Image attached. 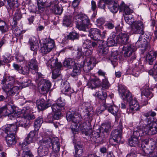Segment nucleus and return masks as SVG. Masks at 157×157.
I'll list each match as a JSON object with an SVG mask.
<instances>
[{
    "instance_id": "27",
    "label": "nucleus",
    "mask_w": 157,
    "mask_h": 157,
    "mask_svg": "<svg viewBox=\"0 0 157 157\" xmlns=\"http://www.w3.org/2000/svg\"><path fill=\"white\" fill-rule=\"evenodd\" d=\"M81 65L76 63L73 67V70L71 73V76L75 77L79 75L81 71Z\"/></svg>"
},
{
    "instance_id": "35",
    "label": "nucleus",
    "mask_w": 157,
    "mask_h": 157,
    "mask_svg": "<svg viewBox=\"0 0 157 157\" xmlns=\"http://www.w3.org/2000/svg\"><path fill=\"white\" fill-rule=\"evenodd\" d=\"M117 37L114 34L110 36L108 38L107 41V44L108 46H114L116 43V40Z\"/></svg>"
},
{
    "instance_id": "3",
    "label": "nucleus",
    "mask_w": 157,
    "mask_h": 157,
    "mask_svg": "<svg viewBox=\"0 0 157 157\" xmlns=\"http://www.w3.org/2000/svg\"><path fill=\"white\" fill-rule=\"evenodd\" d=\"M80 115L77 113H75L74 112H68L66 114L67 120L68 121H72L75 123H76L81 121V118L80 117ZM85 128L83 127V125L79 124L77 125L75 124L73 125L71 128V129L73 133L74 134L75 132H77L81 131Z\"/></svg>"
},
{
    "instance_id": "36",
    "label": "nucleus",
    "mask_w": 157,
    "mask_h": 157,
    "mask_svg": "<svg viewBox=\"0 0 157 157\" xmlns=\"http://www.w3.org/2000/svg\"><path fill=\"white\" fill-rule=\"evenodd\" d=\"M32 38L30 39L29 43L30 45V48L31 50L33 51L34 52L33 53L34 55H36L37 54V46L36 45V42Z\"/></svg>"
},
{
    "instance_id": "10",
    "label": "nucleus",
    "mask_w": 157,
    "mask_h": 157,
    "mask_svg": "<svg viewBox=\"0 0 157 157\" xmlns=\"http://www.w3.org/2000/svg\"><path fill=\"white\" fill-rule=\"evenodd\" d=\"M122 126L121 125L118 128L112 132L111 135L112 138L109 139V142L111 143L114 141L117 143L120 142L122 137Z\"/></svg>"
},
{
    "instance_id": "29",
    "label": "nucleus",
    "mask_w": 157,
    "mask_h": 157,
    "mask_svg": "<svg viewBox=\"0 0 157 157\" xmlns=\"http://www.w3.org/2000/svg\"><path fill=\"white\" fill-rule=\"evenodd\" d=\"M11 108L13 109V105L9 104L0 108V118L2 116H7L8 115L10 111L8 109Z\"/></svg>"
},
{
    "instance_id": "33",
    "label": "nucleus",
    "mask_w": 157,
    "mask_h": 157,
    "mask_svg": "<svg viewBox=\"0 0 157 157\" xmlns=\"http://www.w3.org/2000/svg\"><path fill=\"white\" fill-rule=\"evenodd\" d=\"M128 40L129 37L127 34L121 33L119 36L118 42L121 44H125L128 43Z\"/></svg>"
},
{
    "instance_id": "39",
    "label": "nucleus",
    "mask_w": 157,
    "mask_h": 157,
    "mask_svg": "<svg viewBox=\"0 0 157 157\" xmlns=\"http://www.w3.org/2000/svg\"><path fill=\"white\" fill-rule=\"evenodd\" d=\"M118 52L117 51H115L112 52L111 53V55L109 59L111 61L112 64L115 67V65H116L117 62V56Z\"/></svg>"
},
{
    "instance_id": "14",
    "label": "nucleus",
    "mask_w": 157,
    "mask_h": 157,
    "mask_svg": "<svg viewBox=\"0 0 157 157\" xmlns=\"http://www.w3.org/2000/svg\"><path fill=\"white\" fill-rule=\"evenodd\" d=\"M35 118L34 115H31V116L25 115L22 120L20 121L17 123V126H21L25 128L29 127L30 123V120H33Z\"/></svg>"
},
{
    "instance_id": "63",
    "label": "nucleus",
    "mask_w": 157,
    "mask_h": 157,
    "mask_svg": "<svg viewBox=\"0 0 157 157\" xmlns=\"http://www.w3.org/2000/svg\"><path fill=\"white\" fill-rule=\"evenodd\" d=\"M84 50L83 51V54L86 56H89L91 55L92 52L91 50L88 48H84Z\"/></svg>"
},
{
    "instance_id": "21",
    "label": "nucleus",
    "mask_w": 157,
    "mask_h": 157,
    "mask_svg": "<svg viewBox=\"0 0 157 157\" xmlns=\"http://www.w3.org/2000/svg\"><path fill=\"white\" fill-rule=\"evenodd\" d=\"M109 9L113 13H116L118 11L119 6L114 0H106Z\"/></svg>"
},
{
    "instance_id": "20",
    "label": "nucleus",
    "mask_w": 157,
    "mask_h": 157,
    "mask_svg": "<svg viewBox=\"0 0 157 157\" xmlns=\"http://www.w3.org/2000/svg\"><path fill=\"white\" fill-rule=\"evenodd\" d=\"M60 87L61 91L63 94L68 95L71 94V88L68 82H62Z\"/></svg>"
},
{
    "instance_id": "6",
    "label": "nucleus",
    "mask_w": 157,
    "mask_h": 157,
    "mask_svg": "<svg viewBox=\"0 0 157 157\" xmlns=\"http://www.w3.org/2000/svg\"><path fill=\"white\" fill-rule=\"evenodd\" d=\"M1 83L3 85L2 89L7 94L14 84L15 85V81L13 77L8 76L2 80Z\"/></svg>"
},
{
    "instance_id": "56",
    "label": "nucleus",
    "mask_w": 157,
    "mask_h": 157,
    "mask_svg": "<svg viewBox=\"0 0 157 157\" xmlns=\"http://www.w3.org/2000/svg\"><path fill=\"white\" fill-rule=\"evenodd\" d=\"M29 69L27 66L24 67H21L19 73L24 75H27L29 73Z\"/></svg>"
},
{
    "instance_id": "41",
    "label": "nucleus",
    "mask_w": 157,
    "mask_h": 157,
    "mask_svg": "<svg viewBox=\"0 0 157 157\" xmlns=\"http://www.w3.org/2000/svg\"><path fill=\"white\" fill-rule=\"evenodd\" d=\"M72 17L71 15L65 16L63 20V25L68 27L70 26L72 21Z\"/></svg>"
},
{
    "instance_id": "38",
    "label": "nucleus",
    "mask_w": 157,
    "mask_h": 157,
    "mask_svg": "<svg viewBox=\"0 0 157 157\" xmlns=\"http://www.w3.org/2000/svg\"><path fill=\"white\" fill-rule=\"evenodd\" d=\"M147 141H143L141 144V147L142 149V151L144 153L143 155H145L146 154H149L151 152V149L150 148H148L147 146Z\"/></svg>"
},
{
    "instance_id": "49",
    "label": "nucleus",
    "mask_w": 157,
    "mask_h": 157,
    "mask_svg": "<svg viewBox=\"0 0 157 157\" xmlns=\"http://www.w3.org/2000/svg\"><path fill=\"white\" fill-rule=\"evenodd\" d=\"M19 87L17 86H15L12 87L7 94L10 95H13L15 94H17L19 92Z\"/></svg>"
},
{
    "instance_id": "17",
    "label": "nucleus",
    "mask_w": 157,
    "mask_h": 157,
    "mask_svg": "<svg viewBox=\"0 0 157 157\" xmlns=\"http://www.w3.org/2000/svg\"><path fill=\"white\" fill-rule=\"evenodd\" d=\"M94 114V112L92 107L90 106L85 107L82 117L85 120L88 122H90L93 119Z\"/></svg>"
},
{
    "instance_id": "31",
    "label": "nucleus",
    "mask_w": 157,
    "mask_h": 157,
    "mask_svg": "<svg viewBox=\"0 0 157 157\" xmlns=\"http://www.w3.org/2000/svg\"><path fill=\"white\" fill-rule=\"evenodd\" d=\"M51 144L53 151L55 153L58 152L59 151L60 148V144L58 141V138H53Z\"/></svg>"
},
{
    "instance_id": "7",
    "label": "nucleus",
    "mask_w": 157,
    "mask_h": 157,
    "mask_svg": "<svg viewBox=\"0 0 157 157\" xmlns=\"http://www.w3.org/2000/svg\"><path fill=\"white\" fill-rule=\"evenodd\" d=\"M89 32L91 39L95 40L100 38L103 39L107 35L106 31H104L101 33L100 30L97 28H91Z\"/></svg>"
},
{
    "instance_id": "53",
    "label": "nucleus",
    "mask_w": 157,
    "mask_h": 157,
    "mask_svg": "<svg viewBox=\"0 0 157 157\" xmlns=\"http://www.w3.org/2000/svg\"><path fill=\"white\" fill-rule=\"evenodd\" d=\"M124 19L126 23L129 25H132L135 22L134 19L132 16H124Z\"/></svg>"
},
{
    "instance_id": "64",
    "label": "nucleus",
    "mask_w": 157,
    "mask_h": 157,
    "mask_svg": "<svg viewBox=\"0 0 157 157\" xmlns=\"http://www.w3.org/2000/svg\"><path fill=\"white\" fill-rule=\"evenodd\" d=\"M105 20L102 17L99 18L97 19L95 24L98 26H100L103 24L105 22Z\"/></svg>"
},
{
    "instance_id": "19",
    "label": "nucleus",
    "mask_w": 157,
    "mask_h": 157,
    "mask_svg": "<svg viewBox=\"0 0 157 157\" xmlns=\"http://www.w3.org/2000/svg\"><path fill=\"white\" fill-rule=\"evenodd\" d=\"M17 123L8 124L4 126L2 129L7 135L11 133L15 134L17 130Z\"/></svg>"
},
{
    "instance_id": "22",
    "label": "nucleus",
    "mask_w": 157,
    "mask_h": 157,
    "mask_svg": "<svg viewBox=\"0 0 157 157\" xmlns=\"http://www.w3.org/2000/svg\"><path fill=\"white\" fill-rule=\"evenodd\" d=\"M75 151L73 152L74 157H81L83 154V147L82 144L77 143L74 146Z\"/></svg>"
},
{
    "instance_id": "52",
    "label": "nucleus",
    "mask_w": 157,
    "mask_h": 157,
    "mask_svg": "<svg viewBox=\"0 0 157 157\" xmlns=\"http://www.w3.org/2000/svg\"><path fill=\"white\" fill-rule=\"evenodd\" d=\"M32 111V109L30 107L27 106L24 108L22 113H24V116L25 115L31 116V115H34L33 114H31V112Z\"/></svg>"
},
{
    "instance_id": "2",
    "label": "nucleus",
    "mask_w": 157,
    "mask_h": 157,
    "mask_svg": "<svg viewBox=\"0 0 157 157\" xmlns=\"http://www.w3.org/2000/svg\"><path fill=\"white\" fill-rule=\"evenodd\" d=\"M73 18L76 19L78 22L76 27L80 30L87 31L88 30V25L90 23V20L88 17L84 14H79L75 12L73 13Z\"/></svg>"
},
{
    "instance_id": "5",
    "label": "nucleus",
    "mask_w": 157,
    "mask_h": 157,
    "mask_svg": "<svg viewBox=\"0 0 157 157\" xmlns=\"http://www.w3.org/2000/svg\"><path fill=\"white\" fill-rule=\"evenodd\" d=\"M59 3L58 1L55 0L50 2L46 6L45 2L43 1V0H37L38 10L40 13H42L44 11L45 7L46 6L50 10L51 12L53 13Z\"/></svg>"
},
{
    "instance_id": "16",
    "label": "nucleus",
    "mask_w": 157,
    "mask_h": 157,
    "mask_svg": "<svg viewBox=\"0 0 157 157\" xmlns=\"http://www.w3.org/2000/svg\"><path fill=\"white\" fill-rule=\"evenodd\" d=\"M65 104L63 102L61 97L56 101V103L52 105V109L53 112H60L64 109Z\"/></svg>"
},
{
    "instance_id": "25",
    "label": "nucleus",
    "mask_w": 157,
    "mask_h": 157,
    "mask_svg": "<svg viewBox=\"0 0 157 157\" xmlns=\"http://www.w3.org/2000/svg\"><path fill=\"white\" fill-rule=\"evenodd\" d=\"M7 143L9 146L15 145L16 143V140L14 134L9 133L6 137Z\"/></svg>"
},
{
    "instance_id": "28",
    "label": "nucleus",
    "mask_w": 157,
    "mask_h": 157,
    "mask_svg": "<svg viewBox=\"0 0 157 157\" xmlns=\"http://www.w3.org/2000/svg\"><path fill=\"white\" fill-rule=\"evenodd\" d=\"M100 84L99 79L95 78L89 80L87 83V86L88 88L93 89L97 87Z\"/></svg>"
},
{
    "instance_id": "34",
    "label": "nucleus",
    "mask_w": 157,
    "mask_h": 157,
    "mask_svg": "<svg viewBox=\"0 0 157 157\" xmlns=\"http://www.w3.org/2000/svg\"><path fill=\"white\" fill-rule=\"evenodd\" d=\"M75 63L74 59L71 58H67L65 60L63 64L64 67L71 69Z\"/></svg>"
},
{
    "instance_id": "60",
    "label": "nucleus",
    "mask_w": 157,
    "mask_h": 157,
    "mask_svg": "<svg viewBox=\"0 0 157 157\" xmlns=\"http://www.w3.org/2000/svg\"><path fill=\"white\" fill-rule=\"evenodd\" d=\"M105 4H107L106 0H100L98 3V6L101 9L105 10Z\"/></svg>"
},
{
    "instance_id": "24",
    "label": "nucleus",
    "mask_w": 157,
    "mask_h": 157,
    "mask_svg": "<svg viewBox=\"0 0 157 157\" xmlns=\"http://www.w3.org/2000/svg\"><path fill=\"white\" fill-rule=\"evenodd\" d=\"M127 101L129 103L130 109L131 111L134 112L139 109L140 106L138 103L135 99H132V95L131 99L127 100Z\"/></svg>"
},
{
    "instance_id": "48",
    "label": "nucleus",
    "mask_w": 157,
    "mask_h": 157,
    "mask_svg": "<svg viewBox=\"0 0 157 157\" xmlns=\"http://www.w3.org/2000/svg\"><path fill=\"white\" fill-rule=\"evenodd\" d=\"M43 122V119L40 117H39L36 119L34 124V128L35 130H37L39 129Z\"/></svg>"
},
{
    "instance_id": "4",
    "label": "nucleus",
    "mask_w": 157,
    "mask_h": 157,
    "mask_svg": "<svg viewBox=\"0 0 157 157\" xmlns=\"http://www.w3.org/2000/svg\"><path fill=\"white\" fill-rule=\"evenodd\" d=\"M47 65L50 66L52 70V78L54 79H56L60 75V68L62 67L61 63L58 62L57 59H54L51 58L47 62Z\"/></svg>"
},
{
    "instance_id": "8",
    "label": "nucleus",
    "mask_w": 157,
    "mask_h": 157,
    "mask_svg": "<svg viewBox=\"0 0 157 157\" xmlns=\"http://www.w3.org/2000/svg\"><path fill=\"white\" fill-rule=\"evenodd\" d=\"M55 46V42L53 40L48 39L43 44L40 51L43 54H46L49 52Z\"/></svg>"
},
{
    "instance_id": "9",
    "label": "nucleus",
    "mask_w": 157,
    "mask_h": 157,
    "mask_svg": "<svg viewBox=\"0 0 157 157\" xmlns=\"http://www.w3.org/2000/svg\"><path fill=\"white\" fill-rule=\"evenodd\" d=\"M144 28L142 22L140 21H135L131 26V31L133 33L142 35L144 34Z\"/></svg>"
},
{
    "instance_id": "59",
    "label": "nucleus",
    "mask_w": 157,
    "mask_h": 157,
    "mask_svg": "<svg viewBox=\"0 0 157 157\" xmlns=\"http://www.w3.org/2000/svg\"><path fill=\"white\" fill-rule=\"evenodd\" d=\"M27 144H27L26 142H23L22 143L21 142L19 144V147L22 149L23 150L22 152H24L25 149H27L28 150H30L29 148L27 146Z\"/></svg>"
},
{
    "instance_id": "51",
    "label": "nucleus",
    "mask_w": 157,
    "mask_h": 157,
    "mask_svg": "<svg viewBox=\"0 0 157 157\" xmlns=\"http://www.w3.org/2000/svg\"><path fill=\"white\" fill-rule=\"evenodd\" d=\"M141 95L145 96L147 98L149 99L151 98L153 96V94L148 89H144L142 91Z\"/></svg>"
},
{
    "instance_id": "61",
    "label": "nucleus",
    "mask_w": 157,
    "mask_h": 157,
    "mask_svg": "<svg viewBox=\"0 0 157 157\" xmlns=\"http://www.w3.org/2000/svg\"><path fill=\"white\" fill-rule=\"evenodd\" d=\"M111 125L109 123L103 124L102 125L101 128L104 130V131L107 132L110 129Z\"/></svg>"
},
{
    "instance_id": "46",
    "label": "nucleus",
    "mask_w": 157,
    "mask_h": 157,
    "mask_svg": "<svg viewBox=\"0 0 157 157\" xmlns=\"http://www.w3.org/2000/svg\"><path fill=\"white\" fill-rule=\"evenodd\" d=\"M103 106L105 107V109L107 107L106 106V105L105 104H104ZM108 111L114 115H116L118 111V108L116 106L112 105H111L109 107L108 106Z\"/></svg>"
},
{
    "instance_id": "26",
    "label": "nucleus",
    "mask_w": 157,
    "mask_h": 157,
    "mask_svg": "<svg viewBox=\"0 0 157 157\" xmlns=\"http://www.w3.org/2000/svg\"><path fill=\"white\" fill-rule=\"evenodd\" d=\"M123 50L125 51L124 53V56L125 57H129L132 55L133 52H135L136 48L133 45H131L127 48L124 47H123Z\"/></svg>"
},
{
    "instance_id": "55",
    "label": "nucleus",
    "mask_w": 157,
    "mask_h": 157,
    "mask_svg": "<svg viewBox=\"0 0 157 157\" xmlns=\"http://www.w3.org/2000/svg\"><path fill=\"white\" fill-rule=\"evenodd\" d=\"M22 157H34V156L30 150L25 149L24 152L22 154Z\"/></svg>"
},
{
    "instance_id": "57",
    "label": "nucleus",
    "mask_w": 157,
    "mask_h": 157,
    "mask_svg": "<svg viewBox=\"0 0 157 157\" xmlns=\"http://www.w3.org/2000/svg\"><path fill=\"white\" fill-rule=\"evenodd\" d=\"M83 47L84 48H90L91 41L87 39H84L82 38Z\"/></svg>"
},
{
    "instance_id": "42",
    "label": "nucleus",
    "mask_w": 157,
    "mask_h": 157,
    "mask_svg": "<svg viewBox=\"0 0 157 157\" xmlns=\"http://www.w3.org/2000/svg\"><path fill=\"white\" fill-rule=\"evenodd\" d=\"M148 73L153 77L155 81L157 80V62L154 64L153 68L149 70Z\"/></svg>"
},
{
    "instance_id": "13",
    "label": "nucleus",
    "mask_w": 157,
    "mask_h": 157,
    "mask_svg": "<svg viewBox=\"0 0 157 157\" xmlns=\"http://www.w3.org/2000/svg\"><path fill=\"white\" fill-rule=\"evenodd\" d=\"M5 2L6 7L9 13L12 14L14 9L18 8L19 4L18 0H3Z\"/></svg>"
},
{
    "instance_id": "30",
    "label": "nucleus",
    "mask_w": 157,
    "mask_h": 157,
    "mask_svg": "<svg viewBox=\"0 0 157 157\" xmlns=\"http://www.w3.org/2000/svg\"><path fill=\"white\" fill-rule=\"evenodd\" d=\"M119 9L121 11H124L126 15H130L133 12V10L131 9L128 6L123 2L120 5Z\"/></svg>"
},
{
    "instance_id": "44",
    "label": "nucleus",
    "mask_w": 157,
    "mask_h": 157,
    "mask_svg": "<svg viewBox=\"0 0 157 157\" xmlns=\"http://www.w3.org/2000/svg\"><path fill=\"white\" fill-rule=\"evenodd\" d=\"M94 95L103 100H105L107 97V94L105 92L103 91L101 92L99 91L96 92Z\"/></svg>"
},
{
    "instance_id": "43",
    "label": "nucleus",
    "mask_w": 157,
    "mask_h": 157,
    "mask_svg": "<svg viewBox=\"0 0 157 157\" xmlns=\"http://www.w3.org/2000/svg\"><path fill=\"white\" fill-rule=\"evenodd\" d=\"M14 106H13V109H12V112L10 111L9 113L7 116H8V117L9 119L14 120L15 123H17L16 122V119L17 117H19L20 116L18 115L15 111H14Z\"/></svg>"
},
{
    "instance_id": "18",
    "label": "nucleus",
    "mask_w": 157,
    "mask_h": 157,
    "mask_svg": "<svg viewBox=\"0 0 157 157\" xmlns=\"http://www.w3.org/2000/svg\"><path fill=\"white\" fill-rule=\"evenodd\" d=\"M40 85L41 86V91L43 94L47 93L51 86L50 81L48 80L41 79L40 82Z\"/></svg>"
},
{
    "instance_id": "40",
    "label": "nucleus",
    "mask_w": 157,
    "mask_h": 157,
    "mask_svg": "<svg viewBox=\"0 0 157 157\" xmlns=\"http://www.w3.org/2000/svg\"><path fill=\"white\" fill-rule=\"evenodd\" d=\"M135 67L132 70L130 69H127V72L128 74H132L135 77H137L139 75L140 71L137 66L136 65Z\"/></svg>"
},
{
    "instance_id": "12",
    "label": "nucleus",
    "mask_w": 157,
    "mask_h": 157,
    "mask_svg": "<svg viewBox=\"0 0 157 157\" xmlns=\"http://www.w3.org/2000/svg\"><path fill=\"white\" fill-rule=\"evenodd\" d=\"M118 90L119 95L123 99L129 100L131 99V93L128 90L126 89L124 86L119 85L118 86Z\"/></svg>"
},
{
    "instance_id": "1",
    "label": "nucleus",
    "mask_w": 157,
    "mask_h": 157,
    "mask_svg": "<svg viewBox=\"0 0 157 157\" xmlns=\"http://www.w3.org/2000/svg\"><path fill=\"white\" fill-rule=\"evenodd\" d=\"M157 133V121L148 123L143 127L142 130L135 128L133 135L128 141L129 145L131 147H136L139 143L138 137L143 135L149 136L155 134Z\"/></svg>"
},
{
    "instance_id": "47",
    "label": "nucleus",
    "mask_w": 157,
    "mask_h": 157,
    "mask_svg": "<svg viewBox=\"0 0 157 157\" xmlns=\"http://www.w3.org/2000/svg\"><path fill=\"white\" fill-rule=\"evenodd\" d=\"M110 86V85L107 78L102 79L101 84V89L103 90L108 89Z\"/></svg>"
},
{
    "instance_id": "45",
    "label": "nucleus",
    "mask_w": 157,
    "mask_h": 157,
    "mask_svg": "<svg viewBox=\"0 0 157 157\" xmlns=\"http://www.w3.org/2000/svg\"><path fill=\"white\" fill-rule=\"evenodd\" d=\"M21 17V15L20 13H17L15 14L13 18V21L12 24L13 28L16 27L17 21L20 20Z\"/></svg>"
},
{
    "instance_id": "11",
    "label": "nucleus",
    "mask_w": 157,
    "mask_h": 157,
    "mask_svg": "<svg viewBox=\"0 0 157 157\" xmlns=\"http://www.w3.org/2000/svg\"><path fill=\"white\" fill-rule=\"evenodd\" d=\"M96 64V59L94 58L88 57L85 62L83 70L85 72H89L95 66Z\"/></svg>"
},
{
    "instance_id": "23",
    "label": "nucleus",
    "mask_w": 157,
    "mask_h": 157,
    "mask_svg": "<svg viewBox=\"0 0 157 157\" xmlns=\"http://www.w3.org/2000/svg\"><path fill=\"white\" fill-rule=\"evenodd\" d=\"M28 65L30 69L36 72L38 69V64L35 58L29 59L28 62Z\"/></svg>"
},
{
    "instance_id": "54",
    "label": "nucleus",
    "mask_w": 157,
    "mask_h": 157,
    "mask_svg": "<svg viewBox=\"0 0 157 157\" xmlns=\"http://www.w3.org/2000/svg\"><path fill=\"white\" fill-rule=\"evenodd\" d=\"M98 51L101 55L105 56L106 55L108 52V48L107 47H100L98 48Z\"/></svg>"
},
{
    "instance_id": "58",
    "label": "nucleus",
    "mask_w": 157,
    "mask_h": 157,
    "mask_svg": "<svg viewBox=\"0 0 157 157\" xmlns=\"http://www.w3.org/2000/svg\"><path fill=\"white\" fill-rule=\"evenodd\" d=\"M147 144L148 145H149L151 147V149H154L156 144V140L151 138L149 139L147 141Z\"/></svg>"
},
{
    "instance_id": "50",
    "label": "nucleus",
    "mask_w": 157,
    "mask_h": 157,
    "mask_svg": "<svg viewBox=\"0 0 157 157\" xmlns=\"http://www.w3.org/2000/svg\"><path fill=\"white\" fill-rule=\"evenodd\" d=\"M79 37L78 34L75 32L70 33L69 35L67 36V39L71 40L77 39Z\"/></svg>"
},
{
    "instance_id": "62",
    "label": "nucleus",
    "mask_w": 157,
    "mask_h": 157,
    "mask_svg": "<svg viewBox=\"0 0 157 157\" xmlns=\"http://www.w3.org/2000/svg\"><path fill=\"white\" fill-rule=\"evenodd\" d=\"M136 151L134 148L132 149L130 153L127 154L126 157H136Z\"/></svg>"
},
{
    "instance_id": "37",
    "label": "nucleus",
    "mask_w": 157,
    "mask_h": 157,
    "mask_svg": "<svg viewBox=\"0 0 157 157\" xmlns=\"http://www.w3.org/2000/svg\"><path fill=\"white\" fill-rule=\"evenodd\" d=\"M155 54L154 52L151 51L147 54L146 57V60L149 64L151 65L154 60Z\"/></svg>"
},
{
    "instance_id": "32",
    "label": "nucleus",
    "mask_w": 157,
    "mask_h": 157,
    "mask_svg": "<svg viewBox=\"0 0 157 157\" xmlns=\"http://www.w3.org/2000/svg\"><path fill=\"white\" fill-rule=\"evenodd\" d=\"M37 152L39 155H46L48 153V149L46 146L40 145L38 148Z\"/></svg>"
},
{
    "instance_id": "15",
    "label": "nucleus",
    "mask_w": 157,
    "mask_h": 157,
    "mask_svg": "<svg viewBox=\"0 0 157 157\" xmlns=\"http://www.w3.org/2000/svg\"><path fill=\"white\" fill-rule=\"evenodd\" d=\"M36 104L38 109L40 110L45 109L52 105V103L49 99L45 100L43 98L37 100Z\"/></svg>"
}]
</instances>
